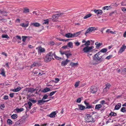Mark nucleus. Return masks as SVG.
<instances>
[{"label":"nucleus","instance_id":"obj_1","mask_svg":"<svg viewBox=\"0 0 126 126\" xmlns=\"http://www.w3.org/2000/svg\"><path fill=\"white\" fill-rule=\"evenodd\" d=\"M53 56L57 60H61L62 59V58L57 56L55 52L53 53L52 52H50L46 55L45 58V61L47 62H49L51 60V59H53Z\"/></svg>","mask_w":126,"mask_h":126},{"label":"nucleus","instance_id":"obj_2","mask_svg":"<svg viewBox=\"0 0 126 126\" xmlns=\"http://www.w3.org/2000/svg\"><path fill=\"white\" fill-rule=\"evenodd\" d=\"M100 52H98L96 53L94 55V60H93L90 61V63L91 64L94 65L96 64L94 62V61L95 60L96 61H98L99 62H101L102 61H103L104 60V57L105 55L103 56H99L100 55Z\"/></svg>","mask_w":126,"mask_h":126},{"label":"nucleus","instance_id":"obj_3","mask_svg":"<svg viewBox=\"0 0 126 126\" xmlns=\"http://www.w3.org/2000/svg\"><path fill=\"white\" fill-rule=\"evenodd\" d=\"M94 47L93 46H86L83 48L82 50L84 53H88L92 51Z\"/></svg>","mask_w":126,"mask_h":126},{"label":"nucleus","instance_id":"obj_4","mask_svg":"<svg viewBox=\"0 0 126 126\" xmlns=\"http://www.w3.org/2000/svg\"><path fill=\"white\" fill-rule=\"evenodd\" d=\"M86 121L88 122H94L95 120L92 116L90 114H87L86 116Z\"/></svg>","mask_w":126,"mask_h":126},{"label":"nucleus","instance_id":"obj_5","mask_svg":"<svg viewBox=\"0 0 126 126\" xmlns=\"http://www.w3.org/2000/svg\"><path fill=\"white\" fill-rule=\"evenodd\" d=\"M26 121V118L24 117H22L21 119L18 121H16V123L17 124H22L24 123Z\"/></svg>","mask_w":126,"mask_h":126},{"label":"nucleus","instance_id":"obj_6","mask_svg":"<svg viewBox=\"0 0 126 126\" xmlns=\"http://www.w3.org/2000/svg\"><path fill=\"white\" fill-rule=\"evenodd\" d=\"M64 15V13H61L57 14L55 15H53L52 17L53 18L57 19H58L59 17H62V16Z\"/></svg>","mask_w":126,"mask_h":126},{"label":"nucleus","instance_id":"obj_7","mask_svg":"<svg viewBox=\"0 0 126 126\" xmlns=\"http://www.w3.org/2000/svg\"><path fill=\"white\" fill-rule=\"evenodd\" d=\"M96 30L95 27H91L88 29L87 30L85 34L86 35L88 33H89L90 32H92Z\"/></svg>","mask_w":126,"mask_h":126},{"label":"nucleus","instance_id":"obj_8","mask_svg":"<svg viewBox=\"0 0 126 126\" xmlns=\"http://www.w3.org/2000/svg\"><path fill=\"white\" fill-rule=\"evenodd\" d=\"M90 91L92 93H95L97 91V88L95 86H91L90 88Z\"/></svg>","mask_w":126,"mask_h":126},{"label":"nucleus","instance_id":"obj_9","mask_svg":"<svg viewBox=\"0 0 126 126\" xmlns=\"http://www.w3.org/2000/svg\"><path fill=\"white\" fill-rule=\"evenodd\" d=\"M36 49H38V52L39 53H42L45 51L44 48H43L41 47L40 46L36 48Z\"/></svg>","mask_w":126,"mask_h":126},{"label":"nucleus","instance_id":"obj_10","mask_svg":"<svg viewBox=\"0 0 126 126\" xmlns=\"http://www.w3.org/2000/svg\"><path fill=\"white\" fill-rule=\"evenodd\" d=\"M126 48V46L125 45H123L118 51V53H122L123 52L125 51Z\"/></svg>","mask_w":126,"mask_h":126},{"label":"nucleus","instance_id":"obj_11","mask_svg":"<svg viewBox=\"0 0 126 126\" xmlns=\"http://www.w3.org/2000/svg\"><path fill=\"white\" fill-rule=\"evenodd\" d=\"M33 72L34 73V74H37L39 72V75L41 76L42 74H41V73L39 72L40 70L38 69H34L33 70Z\"/></svg>","mask_w":126,"mask_h":126},{"label":"nucleus","instance_id":"obj_12","mask_svg":"<svg viewBox=\"0 0 126 126\" xmlns=\"http://www.w3.org/2000/svg\"><path fill=\"white\" fill-rule=\"evenodd\" d=\"M84 103L86 106V109H89L93 108L92 106L89 105V103H87L86 101H84Z\"/></svg>","mask_w":126,"mask_h":126},{"label":"nucleus","instance_id":"obj_13","mask_svg":"<svg viewBox=\"0 0 126 126\" xmlns=\"http://www.w3.org/2000/svg\"><path fill=\"white\" fill-rule=\"evenodd\" d=\"M106 87L104 88L103 89L104 91L106 92L107 91H108L110 86V84L109 83H107L106 84Z\"/></svg>","mask_w":126,"mask_h":126},{"label":"nucleus","instance_id":"obj_14","mask_svg":"<svg viewBox=\"0 0 126 126\" xmlns=\"http://www.w3.org/2000/svg\"><path fill=\"white\" fill-rule=\"evenodd\" d=\"M94 11L95 13H96L97 15H101L102 13V10H94Z\"/></svg>","mask_w":126,"mask_h":126},{"label":"nucleus","instance_id":"obj_15","mask_svg":"<svg viewBox=\"0 0 126 126\" xmlns=\"http://www.w3.org/2000/svg\"><path fill=\"white\" fill-rule=\"evenodd\" d=\"M121 104L120 103H119L115 106L114 109L118 110L121 108Z\"/></svg>","mask_w":126,"mask_h":126},{"label":"nucleus","instance_id":"obj_16","mask_svg":"<svg viewBox=\"0 0 126 126\" xmlns=\"http://www.w3.org/2000/svg\"><path fill=\"white\" fill-rule=\"evenodd\" d=\"M69 61V60L67 59L65 61H62L61 63L62 65L63 66H65L67 64Z\"/></svg>","mask_w":126,"mask_h":126},{"label":"nucleus","instance_id":"obj_17","mask_svg":"<svg viewBox=\"0 0 126 126\" xmlns=\"http://www.w3.org/2000/svg\"><path fill=\"white\" fill-rule=\"evenodd\" d=\"M31 25H33L34 26L36 27H39L40 26V24L37 22L32 23L31 24Z\"/></svg>","mask_w":126,"mask_h":126},{"label":"nucleus","instance_id":"obj_18","mask_svg":"<svg viewBox=\"0 0 126 126\" xmlns=\"http://www.w3.org/2000/svg\"><path fill=\"white\" fill-rule=\"evenodd\" d=\"M21 89V88L20 86H18L16 88L13 89L12 91L14 92H16L19 91Z\"/></svg>","mask_w":126,"mask_h":126},{"label":"nucleus","instance_id":"obj_19","mask_svg":"<svg viewBox=\"0 0 126 126\" xmlns=\"http://www.w3.org/2000/svg\"><path fill=\"white\" fill-rule=\"evenodd\" d=\"M70 65L72 67L74 66H77L78 63L77 62L76 63L71 62L70 63Z\"/></svg>","mask_w":126,"mask_h":126},{"label":"nucleus","instance_id":"obj_20","mask_svg":"<svg viewBox=\"0 0 126 126\" xmlns=\"http://www.w3.org/2000/svg\"><path fill=\"white\" fill-rule=\"evenodd\" d=\"M78 106L79 107V109L80 110H83L86 109L85 107L82 105H78Z\"/></svg>","mask_w":126,"mask_h":126},{"label":"nucleus","instance_id":"obj_21","mask_svg":"<svg viewBox=\"0 0 126 126\" xmlns=\"http://www.w3.org/2000/svg\"><path fill=\"white\" fill-rule=\"evenodd\" d=\"M50 91V89L48 87H46L45 89H44L42 91V92L44 93H46L47 92L49 91Z\"/></svg>","mask_w":126,"mask_h":126},{"label":"nucleus","instance_id":"obj_22","mask_svg":"<svg viewBox=\"0 0 126 126\" xmlns=\"http://www.w3.org/2000/svg\"><path fill=\"white\" fill-rule=\"evenodd\" d=\"M72 34L68 33L65 34V36L67 38H72L73 37Z\"/></svg>","mask_w":126,"mask_h":126},{"label":"nucleus","instance_id":"obj_23","mask_svg":"<svg viewBox=\"0 0 126 126\" xmlns=\"http://www.w3.org/2000/svg\"><path fill=\"white\" fill-rule=\"evenodd\" d=\"M56 114V113L55 111H54L51 113L49 115V116L51 118L53 117H55V115Z\"/></svg>","mask_w":126,"mask_h":126},{"label":"nucleus","instance_id":"obj_24","mask_svg":"<svg viewBox=\"0 0 126 126\" xmlns=\"http://www.w3.org/2000/svg\"><path fill=\"white\" fill-rule=\"evenodd\" d=\"M80 32H78L72 34L73 37H76L79 35L80 34Z\"/></svg>","mask_w":126,"mask_h":126},{"label":"nucleus","instance_id":"obj_25","mask_svg":"<svg viewBox=\"0 0 126 126\" xmlns=\"http://www.w3.org/2000/svg\"><path fill=\"white\" fill-rule=\"evenodd\" d=\"M37 104L39 105H41L43 104V103H44V100L42 99L41 100H38V101Z\"/></svg>","mask_w":126,"mask_h":126},{"label":"nucleus","instance_id":"obj_26","mask_svg":"<svg viewBox=\"0 0 126 126\" xmlns=\"http://www.w3.org/2000/svg\"><path fill=\"white\" fill-rule=\"evenodd\" d=\"M20 25L21 26L23 27L26 28L29 25V23H28L25 24L24 23H22L20 24Z\"/></svg>","mask_w":126,"mask_h":126},{"label":"nucleus","instance_id":"obj_27","mask_svg":"<svg viewBox=\"0 0 126 126\" xmlns=\"http://www.w3.org/2000/svg\"><path fill=\"white\" fill-rule=\"evenodd\" d=\"M102 107V105L101 104H97L95 105V109H97L98 110H99V109H100Z\"/></svg>","mask_w":126,"mask_h":126},{"label":"nucleus","instance_id":"obj_28","mask_svg":"<svg viewBox=\"0 0 126 126\" xmlns=\"http://www.w3.org/2000/svg\"><path fill=\"white\" fill-rule=\"evenodd\" d=\"M95 45H96V47L98 48L102 44L99 43L98 42H96L95 43Z\"/></svg>","mask_w":126,"mask_h":126},{"label":"nucleus","instance_id":"obj_29","mask_svg":"<svg viewBox=\"0 0 126 126\" xmlns=\"http://www.w3.org/2000/svg\"><path fill=\"white\" fill-rule=\"evenodd\" d=\"M11 118L13 119H15L18 117V116L16 114H14L11 116Z\"/></svg>","mask_w":126,"mask_h":126},{"label":"nucleus","instance_id":"obj_30","mask_svg":"<svg viewBox=\"0 0 126 126\" xmlns=\"http://www.w3.org/2000/svg\"><path fill=\"white\" fill-rule=\"evenodd\" d=\"M16 110L17 112H19L23 111L24 110V109L23 108L20 109L17 108L16 109Z\"/></svg>","mask_w":126,"mask_h":126},{"label":"nucleus","instance_id":"obj_31","mask_svg":"<svg viewBox=\"0 0 126 126\" xmlns=\"http://www.w3.org/2000/svg\"><path fill=\"white\" fill-rule=\"evenodd\" d=\"M92 16V14H88L83 17L84 19H87L89 17H90Z\"/></svg>","mask_w":126,"mask_h":126},{"label":"nucleus","instance_id":"obj_32","mask_svg":"<svg viewBox=\"0 0 126 126\" xmlns=\"http://www.w3.org/2000/svg\"><path fill=\"white\" fill-rule=\"evenodd\" d=\"M7 122V123L10 125H11L13 124V122L10 119H8Z\"/></svg>","mask_w":126,"mask_h":126},{"label":"nucleus","instance_id":"obj_33","mask_svg":"<svg viewBox=\"0 0 126 126\" xmlns=\"http://www.w3.org/2000/svg\"><path fill=\"white\" fill-rule=\"evenodd\" d=\"M67 45L70 48H72L73 47V43L71 42H69L67 44Z\"/></svg>","mask_w":126,"mask_h":126},{"label":"nucleus","instance_id":"obj_34","mask_svg":"<svg viewBox=\"0 0 126 126\" xmlns=\"http://www.w3.org/2000/svg\"><path fill=\"white\" fill-rule=\"evenodd\" d=\"M34 91V89L33 88H30L28 89V92L32 93Z\"/></svg>","mask_w":126,"mask_h":126},{"label":"nucleus","instance_id":"obj_35","mask_svg":"<svg viewBox=\"0 0 126 126\" xmlns=\"http://www.w3.org/2000/svg\"><path fill=\"white\" fill-rule=\"evenodd\" d=\"M0 74L3 76H5V73L4 69H1Z\"/></svg>","mask_w":126,"mask_h":126},{"label":"nucleus","instance_id":"obj_36","mask_svg":"<svg viewBox=\"0 0 126 126\" xmlns=\"http://www.w3.org/2000/svg\"><path fill=\"white\" fill-rule=\"evenodd\" d=\"M29 12V10L28 9L26 8H24V10L23 12L24 13L26 14L27 12Z\"/></svg>","mask_w":126,"mask_h":126},{"label":"nucleus","instance_id":"obj_37","mask_svg":"<svg viewBox=\"0 0 126 126\" xmlns=\"http://www.w3.org/2000/svg\"><path fill=\"white\" fill-rule=\"evenodd\" d=\"M107 49L106 48H104L101 49L100 52H102V53H105L107 51Z\"/></svg>","mask_w":126,"mask_h":126},{"label":"nucleus","instance_id":"obj_38","mask_svg":"<svg viewBox=\"0 0 126 126\" xmlns=\"http://www.w3.org/2000/svg\"><path fill=\"white\" fill-rule=\"evenodd\" d=\"M90 42L88 40L84 44V45L86 46H89L90 45Z\"/></svg>","mask_w":126,"mask_h":126},{"label":"nucleus","instance_id":"obj_39","mask_svg":"<svg viewBox=\"0 0 126 126\" xmlns=\"http://www.w3.org/2000/svg\"><path fill=\"white\" fill-rule=\"evenodd\" d=\"M1 37L2 38H6L7 39H8V38H9V37L7 34H6V35H4V34L2 35H1Z\"/></svg>","mask_w":126,"mask_h":126},{"label":"nucleus","instance_id":"obj_40","mask_svg":"<svg viewBox=\"0 0 126 126\" xmlns=\"http://www.w3.org/2000/svg\"><path fill=\"white\" fill-rule=\"evenodd\" d=\"M60 80L58 78H56L54 80H52V81L55 83H57Z\"/></svg>","mask_w":126,"mask_h":126},{"label":"nucleus","instance_id":"obj_41","mask_svg":"<svg viewBox=\"0 0 126 126\" xmlns=\"http://www.w3.org/2000/svg\"><path fill=\"white\" fill-rule=\"evenodd\" d=\"M116 115V113L113 112H111L109 114V115L110 116H115Z\"/></svg>","mask_w":126,"mask_h":126},{"label":"nucleus","instance_id":"obj_42","mask_svg":"<svg viewBox=\"0 0 126 126\" xmlns=\"http://www.w3.org/2000/svg\"><path fill=\"white\" fill-rule=\"evenodd\" d=\"M121 111L123 112H125L126 111V110L125 107H123L121 109Z\"/></svg>","mask_w":126,"mask_h":126},{"label":"nucleus","instance_id":"obj_43","mask_svg":"<svg viewBox=\"0 0 126 126\" xmlns=\"http://www.w3.org/2000/svg\"><path fill=\"white\" fill-rule=\"evenodd\" d=\"M80 81H78L76 82L75 84V87H77L79 85V83Z\"/></svg>","mask_w":126,"mask_h":126},{"label":"nucleus","instance_id":"obj_44","mask_svg":"<svg viewBox=\"0 0 126 126\" xmlns=\"http://www.w3.org/2000/svg\"><path fill=\"white\" fill-rule=\"evenodd\" d=\"M48 19H47L44 20V22L43 23L44 24H48Z\"/></svg>","mask_w":126,"mask_h":126},{"label":"nucleus","instance_id":"obj_45","mask_svg":"<svg viewBox=\"0 0 126 126\" xmlns=\"http://www.w3.org/2000/svg\"><path fill=\"white\" fill-rule=\"evenodd\" d=\"M121 73L123 74H126V68L122 70Z\"/></svg>","mask_w":126,"mask_h":126},{"label":"nucleus","instance_id":"obj_46","mask_svg":"<svg viewBox=\"0 0 126 126\" xmlns=\"http://www.w3.org/2000/svg\"><path fill=\"white\" fill-rule=\"evenodd\" d=\"M22 41L23 42H25L26 40V38H27V37L26 36H22Z\"/></svg>","mask_w":126,"mask_h":126},{"label":"nucleus","instance_id":"obj_47","mask_svg":"<svg viewBox=\"0 0 126 126\" xmlns=\"http://www.w3.org/2000/svg\"><path fill=\"white\" fill-rule=\"evenodd\" d=\"M112 56L111 55H110L106 57L105 59L107 60H109Z\"/></svg>","mask_w":126,"mask_h":126},{"label":"nucleus","instance_id":"obj_48","mask_svg":"<svg viewBox=\"0 0 126 126\" xmlns=\"http://www.w3.org/2000/svg\"><path fill=\"white\" fill-rule=\"evenodd\" d=\"M56 91H52L50 93L49 95L50 96H51L53 95L56 92Z\"/></svg>","mask_w":126,"mask_h":126},{"label":"nucleus","instance_id":"obj_49","mask_svg":"<svg viewBox=\"0 0 126 126\" xmlns=\"http://www.w3.org/2000/svg\"><path fill=\"white\" fill-rule=\"evenodd\" d=\"M29 105V109H31V107L32 106V103L30 102L29 101L28 102V103Z\"/></svg>","mask_w":126,"mask_h":126},{"label":"nucleus","instance_id":"obj_50","mask_svg":"<svg viewBox=\"0 0 126 126\" xmlns=\"http://www.w3.org/2000/svg\"><path fill=\"white\" fill-rule=\"evenodd\" d=\"M110 7V6H105L103 7V9L104 10H108L109 9V8Z\"/></svg>","mask_w":126,"mask_h":126},{"label":"nucleus","instance_id":"obj_51","mask_svg":"<svg viewBox=\"0 0 126 126\" xmlns=\"http://www.w3.org/2000/svg\"><path fill=\"white\" fill-rule=\"evenodd\" d=\"M3 99L5 100H7L8 99V95H5L3 96Z\"/></svg>","mask_w":126,"mask_h":126},{"label":"nucleus","instance_id":"obj_52","mask_svg":"<svg viewBox=\"0 0 126 126\" xmlns=\"http://www.w3.org/2000/svg\"><path fill=\"white\" fill-rule=\"evenodd\" d=\"M74 43L77 46H79L80 44V43H79L78 41H77L76 42H75Z\"/></svg>","mask_w":126,"mask_h":126},{"label":"nucleus","instance_id":"obj_53","mask_svg":"<svg viewBox=\"0 0 126 126\" xmlns=\"http://www.w3.org/2000/svg\"><path fill=\"white\" fill-rule=\"evenodd\" d=\"M48 96L47 95H45L43 96V97L42 98V99L43 100H45L47 98Z\"/></svg>","mask_w":126,"mask_h":126},{"label":"nucleus","instance_id":"obj_54","mask_svg":"<svg viewBox=\"0 0 126 126\" xmlns=\"http://www.w3.org/2000/svg\"><path fill=\"white\" fill-rule=\"evenodd\" d=\"M33 63L35 66H39V64L38 63L35 62Z\"/></svg>","mask_w":126,"mask_h":126},{"label":"nucleus","instance_id":"obj_55","mask_svg":"<svg viewBox=\"0 0 126 126\" xmlns=\"http://www.w3.org/2000/svg\"><path fill=\"white\" fill-rule=\"evenodd\" d=\"M81 98H78L77 100V102L78 103H80L81 102Z\"/></svg>","mask_w":126,"mask_h":126},{"label":"nucleus","instance_id":"obj_56","mask_svg":"<svg viewBox=\"0 0 126 126\" xmlns=\"http://www.w3.org/2000/svg\"><path fill=\"white\" fill-rule=\"evenodd\" d=\"M30 100L33 103H36V100H32V99H30Z\"/></svg>","mask_w":126,"mask_h":126},{"label":"nucleus","instance_id":"obj_57","mask_svg":"<svg viewBox=\"0 0 126 126\" xmlns=\"http://www.w3.org/2000/svg\"><path fill=\"white\" fill-rule=\"evenodd\" d=\"M72 54L71 53H67L66 54V56L67 58H68L69 57L72 55Z\"/></svg>","mask_w":126,"mask_h":126},{"label":"nucleus","instance_id":"obj_58","mask_svg":"<svg viewBox=\"0 0 126 126\" xmlns=\"http://www.w3.org/2000/svg\"><path fill=\"white\" fill-rule=\"evenodd\" d=\"M100 103L102 105H103L104 104H106L105 101L104 100H103L101 101Z\"/></svg>","mask_w":126,"mask_h":126},{"label":"nucleus","instance_id":"obj_59","mask_svg":"<svg viewBox=\"0 0 126 126\" xmlns=\"http://www.w3.org/2000/svg\"><path fill=\"white\" fill-rule=\"evenodd\" d=\"M1 54L5 56L6 57L7 56V53L5 52H2L1 53Z\"/></svg>","mask_w":126,"mask_h":126},{"label":"nucleus","instance_id":"obj_60","mask_svg":"<svg viewBox=\"0 0 126 126\" xmlns=\"http://www.w3.org/2000/svg\"><path fill=\"white\" fill-rule=\"evenodd\" d=\"M49 44L51 45H54L55 44V43L54 42L51 41L49 42Z\"/></svg>","mask_w":126,"mask_h":126},{"label":"nucleus","instance_id":"obj_61","mask_svg":"<svg viewBox=\"0 0 126 126\" xmlns=\"http://www.w3.org/2000/svg\"><path fill=\"white\" fill-rule=\"evenodd\" d=\"M47 123H46L41 124L40 126H47Z\"/></svg>","mask_w":126,"mask_h":126},{"label":"nucleus","instance_id":"obj_62","mask_svg":"<svg viewBox=\"0 0 126 126\" xmlns=\"http://www.w3.org/2000/svg\"><path fill=\"white\" fill-rule=\"evenodd\" d=\"M121 5L122 6H125L126 5V2H122L121 3Z\"/></svg>","mask_w":126,"mask_h":126},{"label":"nucleus","instance_id":"obj_63","mask_svg":"<svg viewBox=\"0 0 126 126\" xmlns=\"http://www.w3.org/2000/svg\"><path fill=\"white\" fill-rule=\"evenodd\" d=\"M14 93H11L9 94V95L11 97H13L14 96Z\"/></svg>","mask_w":126,"mask_h":126},{"label":"nucleus","instance_id":"obj_64","mask_svg":"<svg viewBox=\"0 0 126 126\" xmlns=\"http://www.w3.org/2000/svg\"><path fill=\"white\" fill-rule=\"evenodd\" d=\"M16 123V122L15 123L14 125V126H20V124H17Z\"/></svg>","mask_w":126,"mask_h":126}]
</instances>
